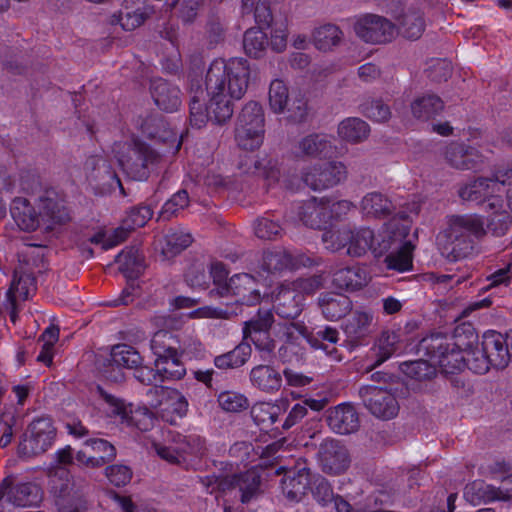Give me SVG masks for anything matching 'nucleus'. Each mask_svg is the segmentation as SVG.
<instances>
[{"label":"nucleus","mask_w":512,"mask_h":512,"mask_svg":"<svg viewBox=\"0 0 512 512\" xmlns=\"http://www.w3.org/2000/svg\"><path fill=\"white\" fill-rule=\"evenodd\" d=\"M250 67L244 58L214 60L206 73L205 91L210 97L209 113L226 122L233 113L232 100L241 99L248 88Z\"/></svg>","instance_id":"nucleus-1"},{"label":"nucleus","mask_w":512,"mask_h":512,"mask_svg":"<svg viewBox=\"0 0 512 512\" xmlns=\"http://www.w3.org/2000/svg\"><path fill=\"white\" fill-rule=\"evenodd\" d=\"M478 335L471 323L455 327L451 338L432 334L420 340L418 353L427 356L439 365L445 373L454 374L465 368L464 355L474 347Z\"/></svg>","instance_id":"nucleus-2"},{"label":"nucleus","mask_w":512,"mask_h":512,"mask_svg":"<svg viewBox=\"0 0 512 512\" xmlns=\"http://www.w3.org/2000/svg\"><path fill=\"white\" fill-rule=\"evenodd\" d=\"M254 278L246 273L236 274L228 283L210 291L212 297L224 298L221 306L208 308V316L229 319L238 315L239 306H254L260 303L261 294L255 287Z\"/></svg>","instance_id":"nucleus-3"},{"label":"nucleus","mask_w":512,"mask_h":512,"mask_svg":"<svg viewBox=\"0 0 512 512\" xmlns=\"http://www.w3.org/2000/svg\"><path fill=\"white\" fill-rule=\"evenodd\" d=\"M486 235L483 221L474 214L452 215L447 218V226L443 236L447 241V257L458 261L471 255L474 251L475 240Z\"/></svg>","instance_id":"nucleus-4"},{"label":"nucleus","mask_w":512,"mask_h":512,"mask_svg":"<svg viewBox=\"0 0 512 512\" xmlns=\"http://www.w3.org/2000/svg\"><path fill=\"white\" fill-rule=\"evenodd\" d=\"M274 315L270 310L259 309L256 315L244 322L243 340L251 342L260 360L271 363L275 357L276 341L271 336Z\"/></svg>","instance_id":"nucleus-5"},{"label":"nucleus","mask_w":512,"mask_h":512,"mask_svg":"<svg viewBox=\"0 0 512 512\" xmlns=\"http://www.w3.org/2000/svg\"><path fill=\"white\" fill-rule=\"evenodd\" d=\"M269 105L274 113H285L288 120L301 123L307 119L308 103L300 91L289 93L286 84L275 79L269 87Z\"/></svg>","instance_id":"nucleus-6"},{"label":"nucleus","mask_w":512,"mask_h":512,"mask_svg":"<svg viewBox=\"0 0 512 512\" xmlns=\"http://www.w3.org/2000/svg\"><path fill=\"white\" fill-rule=\"evenodd\" d=\"M155 449L160 458L186 470L207 454L205 440L198 435L183 436L175 446L155 445Z\"/></svg>","instance_id":"nucleus-7"},{"label":"nucleus","mask_w":512,"mask_h":512,"mask_svg":"<svg viewBox=\"0 0 512 512\" xmlns=\"http://www.w3.org/2000/svg\"><path fill=\"white\" fill-rule=\"evenodd\" d=\"M159 154L147 144L133 141L123 146L118 155V162L125 174L133 180H146L150 174V166L157 162Z\"/></svg>","instance_id":"nucleus-8"},{"label":"nucleus","mask_w":512,"mask_h":512,"mask_svg":"<svg viewBox=\"0 0 512 512\" xmlns=\"http://www.w3.org/2000/svg\"><path fill=\"white\" fill-rule=\"evenodd\" d=\"M99 396L107 405L110 416L119 419L120 423L130 427H136L141 431H147L153 424L152 413L147 408L132 410V405L127 404L123 399L108 393L102 387L97 388Z\"/></svg>","instance_id":"nucleus-9"},{"label":"nucleus","mask_w":512,"mask_h":512,"mask_svg":"<svg viewBox=\"0 0 512 512\" xmlns=\"http://www.w3.org/2000/svg\"><path fill=\"white\" fill-rule=\"evenodd\" d=\"M346 174V167L341 162H321L304 167L301 180L313 191H322L338 185Z\"/></svg>","instance_id":"nucleus-10"},{"label":"nucleus","mask_w":512,"mask_h":512,"mask_svg":"<svg viewBox=\"0 0 512 512\" xmlns=\"http://www.w3.org/2000/svg\"><path fill=\"white\" fill-rule=\"evenodd\" d=\"M56 429L50 418L34 420L28 427L24 439L19 444V453L31 457L44 453L53 443Z\"/></svg>","instance_id":"nucleus-11"},{"label":"nucleus","mask_w":512,"mask_h":512,"mask_svg":"<svg viewBox=\"0 0 512 512\" xmlns=\"http://www.w3.org/2000/svg\"><path fill=\"white\" fill-rule=\"evenodd\" d=\"M356 35L371 44L391 42L397 34L396 26L387 18L376 14H365L354 24Z\"/></svg>","instance_id":"nucleus-12"},{"label":"nucleus","mask_w":512,"mask_h":512,"mask_svg":"<svg viewBox=\"0 0 512 512\" xmlns=\"http://www.w3.org/2000/svg\"><path fill=\"white\" fill-rule=\"evenodd\" d=\"M359 396L363 405L377 418L389 420L398 414V401L386 389L374 385H365L359 389Z\"/></svg>","instance_id":"nucleus-13"},{"label":"nucleus","mask_w":512,"mask_h":512,"mask_svg":"<svg viewBox=\"0 0 512 512\" xmlns=\"http://www.w3.org/2000/svg\"><path fill=\"white\" fill-rule=\"evenodd\" d=\"M334 236H336L338 244L337 246L332 245L330 248L332 250H339L347 247V254L353 257H360L368 250L372 251V247H374L375 235L369 228L356 230L342 229L336 234L325 232L322 235V239L324 242H327L329 238L332 239Z\"/></svg>","instance_id":"nucleus-14"},{"label":"nucleus","mask_w":512,"mask_h":512,"mask_svg":"<svg viewBox=\"0 0 512 512\" xmlns=\"http://www.w3.org/2000/svg\"><path fill=\"white\" fill-rule=\"evenodd\" d=\"M38 210L42 226L46 230H53L70 221V213L65 206L64 199L55 189L45 190L38 198Z\"/></svg>","instance_id":"nucleus-15"},{"label":"nucleus","mask_w":512,"mask_h":512,"mask_svg":"<svg viewBox=\"0 0 512 512\" xmlns=\"http://www.w3.org/2000/svg\"><path fill=\"white\" fill-rule=\"evenodd\" d=\"M317 456L322 470L327 474H341L350 465L347 448L339 440L333 438H327L321 442Z\"/></svg>","instance_id":"nucleus-16"},{"label":"nucleus","mask_w":512,"mask_h":512,"mask_svg":"<svg viewBox=\"0 0 512 512\" xmlns=\"http://www.w3.org/2000/svg\"><path fill=\"white\" fill-rule=\"evenodd\" d=\"M8 480L5 489L6 502L16 507L38 505L43 499L42 489L35 482H21L13 474L7 475L2 481Z\"/></svg>","instance_id":"nucleus-17"},{"label":"nucleus","mask_w":512,"mask_h":512,"mask_svg":"<svg viewBox=\"0 0 512 512\" xmlns=\"http://www.w3.org/2000/svg\"><path fill=\"white\" fill-rule=\"evenodd\" d=\"M443 156L449 166L458 170L477 171L485 161L477 148L463 142L448 144L443 151Z\"/></svg>","instance_id":"nucleus-18"},{"label":"nucleus","mask_w":512,"mask_h":512,"mask_svg":"<svg viewBox=\"0 0 512 512\" xmlns=\"http://www.w3.org/2000/svg\"><path fill=\"white\" fill-rule=\"evenodd\" d=\"M397 216L403 221L401 227H397L396 218H393L388 228L375 237L372 252L376 257L389 254L391 251L401 248L407 241L405 239L409 234L408 215L402 211Z\"/></svg>","instance_id":"nucleus-19"},{"label":"nucleus","mask_w":512,"mask_h":512,"mask_svg":"<svg viewBox=\"0 0 512 512\" xmlns=\"http://www.w3.org/2000/svg\"><path fill=\"white\" fill-rule=\"evenodd\" d=\"M261 479L254 470L233 475H219L218 491L238 490L242 503H248L258 492Z\"/></svg>","instance_id":"nucleus-20"},{"label":"nucleus","mask_w":512,"mask_h":512,"mask_svg":"<svg viewBox=\"0 0 512 512\" xmlns=\"http://www.w3.org/2000/svg\"><path fill=\"white\" fill-rule=\"evenodd\" d=\"M325 419L329 428L340 435L354 433L360 427L359 414L350 403H342L328 408L325 412Z\"/></svg>","instance_id":"nucleus-21"},{"label":"nucleus","mask_w":512,"mask_h":512,"mask_svg":"<svg viewBox=\"0 0 512 512\" xmlns=\"http://www.w3.org/2000/svg\"><path fill=\"white\" fill-rule=\"evenodd\" d=\"M312 477L305 463L287 469L281 479L283 494L291 501H300L310 488Z\"/></svg>","instance_id":"nucleus-22"},{"label":"nucleus","mask_w":512,"mask_h":512,"mask_svg":"<svg viewBox=\"0 0 512 512\" xmlns=\"http://www.w3.org/2000/svg\"><path fill=\"white\" fill-rule=\"evenodd\" d=\"M141 131L150 139H155L163 143H171L174 151L178 152L182 145V140L178 139V134L174 132L163 115L152 113L142 119L140 124Z\"/></svg>","instance_id":"nucleus-23"},{"label":"nucleus","mask_w":512,"mask_h":512,"mask_svg":"<svg viewBox=\"0 0 512 512\" xmlns=\"http://www.w3.org/2000/svg\"><path fill=\"white\" fill-rule=\"evenodd\" d=\"M330 200L326 197H312L297 206V213L302 223L312 229H322L329 221L328 207Z\"/></svg>","instance_id":"nucleus-24"},{"label":"nucleus","mask_w":512,"mask_h":512,"mask_svg":"<svg viewBox=\"0 0 512 512\" xmlns=\"http://www.w3.org/2000/svg\"><path fill=\"white\" fill-rule=\"evenodd\" d=\"M152 7L142 0H124L118 15H113L112 23H119L126 31H132L141 26L153 14Z\"/></svg>","instance_id":"nucleus-25"},{"label":"nucleus","mask_w":512,"mask_h":512,"mask_svg":"<svg viewBox=\"0 0 512 512\" xmlns=\"http://www.w3.org/2000/svg\"><path fill=\"white\" fill-rule=\"evenodd\" d=\"M309 258L294 257L286 250L266 251L263 253L260 268L268 275H279L283 271L297 269L300 265L306 266Z\"/></svg>","instance_id":"nucleus-26"},{"label":"nucleus","mask_w":512,"mask_h":512,"mask_svg":"<svg viewBox=\"0 0 512 512\" xmlns=\"http://www.w3.org/2000/svg\"><path fill=\"white\" fill-rule=\"evenodd\" d=\"M209 106L210 101L207 104L204 103V90L200 84V80L191 79L189 111L190 123L193 127L201 128L208 120L217 124L223 123L219 122L211 113H209Z\"/></svg>","instance_id":"nucleus-27"},{"label":"nucleus","mask_w":512,"mask_h":512,"mask_svg":"<svg viewBox=\"0 0 512 512\" xmlns=\"http://www.w3.org/2000/svg\"><path fill=\"white\" fill-rule=\"evenodd\" d=\"M304 296L295 288L281 286L274 298L273 308L284 319L294 320L302 312Z\"/></svg>","instance_id":"nucleus-28"},{"label":"nucleus","mask_w":512,"mask_h":512,"mask_svg":"<svg viewBox=\"0 0 512 512\" xmlns=\"http://www.w3.org/2000/svg\"><path fill=\"white\" fill-rule=\"evenodd\" d=\"M481 347L493 368L504 369L508 365V346L506 338L501 333L494 330L486 331L482 336Z\"/></svg>","instance_id":"nucleus-29"},{"label":"nucleus","mask_w":512,"mask_h":512,"mask_svg":"<svg viewBox=\"0 0 512 512\" xmlns=\"http://www.w3.org/2000/svg\"><path fill=\"white\" fill-rule=\"evenodd\" d=\"M150 91L155 104L165 112H174L181 105L179 88L162 78L151 81Z\"/></svg>","instance_id":"nucleus-30"},{"label":"nucleus","mask_w":512,"mask_h":512,"mask_svg":"<svg viewBox=\"0 0 512 512\" xmlns=\"http://www.w3.org/2000/svg\"><path fill=\"white\" fill-rule=\"evenodd\" d=\"M369 280L367 269L359 265L340 267L332 273V284L343 290H360L368 284Z\"/></svg>","instance_id":"nucleus-31"},{"label":"nucleus","mask_w":512,"mask_h":512,"mask_svg":"<svg viewBox=\"0 0 512 512\" xmlns=\"http://www.w3.org/2000/svg\"><path fill=\"white\" fill-rule=\"evenodd\" d=\"M322 315L329 321H337L351 312L353 304L344 294L327 292L322 293L318 299Z\"/></svg>","instance_id":"nucleus-32"},{"label":"nucleus","mask_w":512,"mask_h":512,"mask_svg":"<svg viewBox=\"0 0 512 512\" xmlns=\"http://www.w3.org/2000/svg\"><path fill=\"white\" fill-rule=\"evenodd\" d=\"M239 169L244 173L260 175L270 183H276L281 175L278 160L266 155L262 158L245 157L240 161Z\"/></svg>","instance_id":"nucleus-33"},{"label":"nucleus","mask_w":512,"mask_h":512,"mask_svg":"<svg viewBox=\"0 0 512 512\" xmlns=\"http://www.w3.org/2000/svg\"><path fill=\"white\" fill-rule=\"evenodd\" d=\"M251 385L268 394H273L281 389L282 375L269 364H259L253 367L249 373Z\"/></svg>","instance_id":"nucleus-34"},{"label":"nucleus","mask_w":512,"mask_h":512,"mask_svg":"<svg viewBox=\"0 0 512 512\" xmlns=\"http://www.w3.org/2000/svg\"><path fill=\"white\" fill-rule=\"evenodd\" d=\"M464 498L473 505L488 503L494 500L509 501L510 495L482 480L467 484L464 488Z\"/></svg>","instance_id":"nucleus-35"},{"label":"nucleus","mask_w":512,"mask_h":512,"mask_svg":"<svg viewBox=\"0 0 512 512\" xmlns=\"http://www.w3.org/2000/svg\"><path fill=\"white\" fill-rule=\"evenodd\" d=\"M497 185L492 182L490 177H479L461 187L458 195L464 201L482 203L500 192Z\"/></svg>","instance_id":"nucleus-36"},{"label":"nucleus","mask_w":512,"mask_h":512,"mask_svg":"<svg viewBox=\"0 0 512 512\" xmlns=\"http://www.w3.org/2000/svg\"><path fill=\"white\" fill-rule=\"evenodd\" d=\"M334 147L327 135L310 134L302 138L296 146V155L301 157L321 158L333 154Z\"/></svg>","instance_id":"nucleus-37"},{"label":"nucleus","mask_w":512,"mask_h":512,"mask_svg":"<svg viewBox=\"0 0 512 512\" xmlns=\"http://www.w3.org/2000/svg\"><path fill=\"white\" fill-rule=\"evenodd\" d=\"M374 315L370 311H354L343 324V330L351 341H361L373 331Z\"/></svg>","instance_id":"nucleus-38"},{"label":"nucleus","mask_w":512,"mask_h":512,"mask_svg":"<svg viewBox=\"0 0 512 512\" xmlns=\"http://www.w3.org/2000/svg\"><path fill=\"white\" fill-rule=\"evenodd\" d=\"M10 213L21 230L33 231L42 225L40 212L37 214L32 205L25 198H15L11 203Z\"/></svg>","instance_id":"nucleus-39"},{"label":"nucleus","mask_w":512,"mask_h":512,"mask_svg":"<svg viewBox=\"0 0 512 512\" xmlns=\"http://www.w3.org/2000/svg\"><path fill=\"white\" fill-rule=\"evenodd\" d=\"M147 394L157 396L155 403H153L154 406L166 405L163 410L171 411L179 418L186 415L188 402L178 390L165 387L150 388Z\"/></svg>","instance_id":"nucleus-40"},{"label":"nucleus","mask_w":512,"mask_h":512,"mask_svg":"<svg viewBox=\"0 0 512 512\" xmlns=\"http://www.w3.org/2000/svg\"><path fill=\"white\" fill-rule=\"evenodd\" d=\"M339 340V332L336 328L326 326L309 331L307 342L314 349H321L334 360H340L335 344Z\"/></svg>","instance_id":"nucleus-41"},{"label":"nucleus","mask_w":512,"mask_h":512,"mask_svg":"<svg viewBox=\"0 0 512 512\" xmlns=\"http://www.w3.org/2000/svg\"><path fill=\"white\" fill-rule=\"evenodd\" d=\"M361 212L367 217L386 218L393 214L395 206L380 192L366 194L360 203Z\"/></svg>","instance_id":"nucleus-42"},{"label":"nucleus","mask_w":512,"mask_h":512,"mask_svg":"<svg viewBox=\"0 0 512 512\" xmlns=\"http://www.w3.org/2000/svg\"><path fill=\"white\" fill-rule=\"evenodd\" d=\"M492 210L487 216L486 233H491L495 237L506 235L512 225V216L509 211L501 209L500 200L495 199L488 204Z\"/></svg>","instance_id":"nucleus-43"},{"label":"nucleus","mask_w":512,"mask_h":512,"mask_svg":"<svg viewBox=\"0 0 512 512\" xmlns=\"http://www.w3.org/2000/svg\"><path fill=\"white\" fill-rule=\"evenodd\" d=\"M399 335L393 331H383L376 339L371 349L372 358L375 359L373 366H378L391 358L400 348Z\"/></svg>","instance_id":"nucleus-44"},{"label":"nucleus","mask_w":512,"mask_h":512,"mask_svg":"<svg viewBox=\"0 0 512 512\" xmlns=\"http://www.w3.org/2000/svg\"><path fill=\"white\" fill-rule=\"evenodd\" d=\"M252 348L249 342H240L233 350L214 358V364L218 369H235L243 366L251 357Z\"/></svg>","instance_id":"nucleus-45"},{"label":"nucleus","mask_w":512,"mask_h":512,"mask_svg":"<svg viewBox=\"0 0 512 512\" xmlns=\"http://www.w3.org/2000/svg\"><path fill=\"white\" fill-rule=\"evenodd\" d=\"M370 133L369 125L358 117H349L338 125L339 137L349 143H360L366 140Z\"/></svg>","instance_id":"nucleus-46"},{"label":"nucleus","mask_w":512,"mask_h":512,"mask_svg":"<svg viewBox=\"0 0 512 512\" xmlns=\"http://www.w3.org/2000/svg\"><path fill=\"white\" fill-rule=\"evenodd\" d=\"M444 109L443 100L436 94H425L411 103L414 117L420 120H429L436 117Z\"/></svg>","instance_id":"nucleus-47"},{"label":"nucleus","mask_w":512,"mask_h":512,"mask_svg":"<svg viewBox=\"0 0 512 512\" xmlns=\"http://www.w3.org/2000/svg\"><path fill=\"white\" fill-rule=\"evenodd\" d=\"M181 357V353L177 351L161 358H155L154 366L158 368L163 382L180 380L185 376L186 368Z\"/></svg>","instance_id":"nucleus-48"},{"label":"nucleus","mask_w":512,"mask_h":512,"mask_svg":"<svg viewBox=\"0 0 512 512\" xmlns=\"http://www.w3.org/2000/svg\"><path fill=\"white\" fill-rule=\"evenodd\" d=\"M116 262L129 278L138 277L145 268L144 257L136 247H128L121 251L116 257Z\"/></svg>","instance_id":"nucleus-49"},{"label":"nucleus","mask_w":512,"mask_h":512,"mask_svg":"<svg viewBox=\"0 0 512 512\" xmlns=\"http://www.w3.org/2000/svg\"><path fill=\"white\" fill-rule=\"evenodd\" d=\"M109 361L110 366L134 369L142 364V357L134 347L127 344H118L112 348Z\"/></svg>","instance_id":"nucleus-50"},{"label":"nucleus","mask_w":512,"mask_h":512,"mask_svg":"<svg viewBox=\"0 0 512 512\" xmlns=\"http://www.w3.org/2000/svg\"><path fill=\"white\" fill-rule=\"evenodd\" d=\"M250 413L258 426L271 429L279 421L281 407L269 402H258L252 406Z\"/></svg>","instance_id":"nucleus-51"},{"label":"nucleus","mask_w":512,"mask_h":512,"mask_svg":"<svg viewBox=\"0 0 512 512\" xmlns=\"http://www.w3.org/2000/svg\"><path fill=\"white\" fill-rule=\"evenodd\" d=\"M414 245L406 241L401 248L391 251L385 257V264L388 269L398 272H405L412 269L413 266Z\"/></svg>","instance_id":"nucleus-52"},{"label":"nucleus","mask_w":512,"mask_h":512,"mask_svg":"<svg viewBox=\"0 0 512 512\" xmlns=\"http://www.w3.org/2000/svg\"><path fill=\"white\" fill-rule=\"evenodd\" d=\"M20 430V417L13 407H5L0 414V447H7L12 442L14 435Z\"/></svg>","instance_id":"nucleus-53"},{"label":"nucleus","mask_w":512,"mask_h":512,"mask_svg":"<svg viewBox=\"0 0 512 512\" xmlns=\"http://www.w3.org/2000/svg\"><path fill=\"white\" fill-rule=\"evenodd\" d=\"M180 341L176 335L167 330L157 331L151 341L150 347L156 358H161L179 351Z\"/></svg>","instance_id":"nucleus-54"},{"label":"nucleus","mask_w":512,"mask_h":512,"mask_svg":"<svg viewBox=\"0 0 512 512\" xmlns=\"http://www.w3.org/2000/svg\"><path fill=\"white\" fill-rule=\"evenodd\" d=\"M36 290V279L30 273L14 275V279L7 292V297L14 306L17 298L27 300L32 292Z\"/></svg>","instance_id":"nucleus-55"},{"label":"nucleus","mask_w":512,"mask_h":512,"mask_svg":"<svg viewBox=\"0 0 512 512\" xmlns=\"http://www.w3.org/2000/svg\"><path fill=\"white\" fill-rule=\"evenodd\" d=\"M269 45L267 35L259 28L248 29L243 36L245 53L252 58H261Z\"/></svg>","instance_id":"nucleus-56"},{"label":"nucleus","mask_w":512,"mask_h":512,"mask_svg":"<svg viewBox=\"0 0 512 512\" xmlns=\"http://www.w3.org/2000/svg\"><path fill=\"white\" fill-rule=\"evenodd\" d=\"M342 36L343 33L338 26L325 24L315 29L313 40L317 49L328 51L340 43Z\"/></svg>","instance_id":"nucleus-57"},{"label":"nucleus","mask_w":512,"mask_h":512,"mask_svg":"<svg viewBox=\"0 0 512 512\" xmlns=\"http://www.w3.org/2000/svg\"><path fill=\"white\" fill-rule=\"evenodd\" d=\"M264 129V112L262 106L255 102H248L241 110L236 128Z\"/></svg>","instance_id":"nucleus-58"},{"label":"nucleus","mask_w":512,"mask_h":512,"mask_svg":"<svg viewBox=\"0 0 512 512\" xmlns=\"http://www.w3.org/2000/svg\"><path fill=\"white\" fill-rule=\"evenodd\" d=\"M242 14L253 13L256 23L263 27H269L273 16L269 0H242Z\"/></svg>","instance_id":"nucleus-59"},{"label":"nucleus","mask_w":512,"mask_h":512,"mask_svg":"<svg viewBox=\"0 0 512 512\" xmlns=\"http://www.w3.org/2000/svg\"><path fill=\"white\" fill-rule=\"evenodd\" d=\"M86 449L90 448L91 455L96 459V465L99 467L111 462L116 457L115 447L105 439L89 438L84 442Z\"/></svg>","instance_id":"nucleus-60"},{"label":"nucleus","mask_w":512,"mask_h":512,"mask_svg":"<svg viewBox=\"0 0 512 512\" xmlns=\"http://www.w3.org/2000/svg\"><path fill=\"white\" fill-rule=\"evenodd\" d=\"M425 28V21L420 11H409L402 16L400 30L402 35L411 40L418 39Z\"/></svg>","instance_id":"nucleus-61"},{"label":"nucleus","mask_w":512,"mask_h":512,"mask_svg":"<svg viewBox=\"0 0 512 512\" xmlns=\"http://www.w3.org/2000/svg\"><path fill=\"white\" fill-rule=\"evenodd\" d=\"M400 369L406 376L417 381L428 380L436 375L435 364L422 359L403 362Z\"/></svg>","instance_id":"nucleus-62"},{"label":"nucleus","mask_w":512,"mask_h":512,"mask_svg":"<svg viewBox=\"0 0 512 512\" xmlns=\"http://www.w3.org/2000/svg\"><path fill=\"white\" fill-rule=\"evenodd\" d=\"M264 139V129L235 128V140L243 150L253 151L258 149Z\"/></svg>","instance_id":"nucleus-63"},{"label":"nucleus","mask_w":512,"mask_h":512,"mask_svg":"<svg viewBox=\"0 0 512 512\" xmlns=\"http://www.w3.org/2000/svg\"><path fill=\"white\" fill-rule=\"evenodd\" d=\"M189 205V195L184 189L179 190L168 199L159 213V218L162 220H170L173 216Z\"/></svg>","instance_id":"nucleus-64"}]
</instances>
